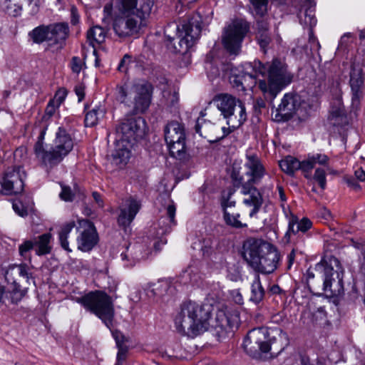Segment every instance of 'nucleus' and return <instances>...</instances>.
I'll return each instance as SVG.
<instances>
[{
    "label": "nucleus",
    "instance_id": "obj_1",
    "mask_svg": "<svg viewBox=\"0 0 365 365\" xmlns=\"http://www.w3.org/2000/svg\"><path fill=\"white\" fill-rule=\"evenodd\" d=\"M255 68L263 76L267 73V80L257 81L255 75L242 73L243 91L252 90L257 84L265 98L274 100L292 81L293 76L287 71V66L278 58L264 64L255 62Z\"/></svg>",
    "mask_w": 365,
    "mask_h": 365
},
{
    "label": "nucleus",
    "instance_id": "obj_2",
    "mask_svg": "<svg viewBox=\"0 0 365 365\" xmlns=\"http://www.w3.org/2000/svg\"><path fill=\"white\" fill-rule=\"evenodd\" d=\"M344 269L332 255L324 256L314 267L307 270V284L311 292L321 289L331 297L344 292Z\"/></svg>",
    "mask_w": 365,
    "mask_h": 365
},
{
    "label": "nucleus",
    "instance_id": "obj_3",
    "mask_svg": "<svg viewBox=\"0 0 365 365\" xmlns=\"http://www.w3.org/2000/svg\"><path fill=\"white\" fill-rule=\"evenodd\" d=\"M153 4V0H119L121 15L115 18L113 24L115 34L120 38L137 34L150 16Z\"/></svg>",
    "mask_w": 365,
    "mask_h": 365
},
{
    "label": "nucleus",
    "instance_id": "obj_4",
    "mask_svg": "<svg viewBox=\"0 0 365 365\" xmlns=\"http://www.w3.org/2000/svg\"><path fill=\"white\" fill-rule=\"evenodd\" d=\"M289 344L286 332L281 329L269 330L258 327L250 330L243 341L245 351L252 357H257L262 353H270L271 356H277Z\"/></svg>",
    "mask_w": 365,
    "mask_h": 365
},
{
    "label": "nucleus",
    "instance_id": "obj_5",
    "mask_svg": "<svg viewBox=\"0 0 365 365\" xmlns=\"http://www.w3.org/2000/svg\"><path fill=\"white\" fill-rule=\"evenodd\" d=\"M242 256L251 267L264 274L273 273L281 257L275 246L255 238H250L244 242Z\"/></svg>",
    "mask_w": 365,
    "mask_h": 365
},
{
    "label": "nucleus",
    "instance_id": "obj_6",
    "mask_svg": "<svg viewBox=\"0 0 365 365\" xmlns=\"http://www.w3.org/2000/svg\"><path fill=\"white\" fill-rule=\"evenodd\" d=\"M210 316L209 307L192 301L185 302L175 318V327L181 335L195 337L207 329Z\"/></svg>",
    "mask_w": 365,
    "mask_h": 365
},
{
    "label": "nucleus",
    "instance_id": "obj_7",
    "mask_svg": "<svg viewBox=\"0 0 365 365\" xmlns=\"http://www.w3.org/2000/svg\"><path fill=\"white\" fill-rule=\"evenodd\" d=\"M75 301L83 308L98 317L105 325L110 328L115 316L113 299L105 291H91Z\"/></svg>",
    "mask_w": 365,
    "mask_h": 365
},
{
    "label": "nucleus",
    "instance_id": "obj_8",
    "mask_svg": "<svg viewBox=\"0 0 365 365\" xmlns=\"http://www.w3.org/2000/svg\"><path fill=\"white\" fill-rule=\"evenodd\" d=\"M202 18L198 14L184 20L178 26L177 38L168 36L167 47L175 53H185L199 38L201 33Z\"/></svg>",
    "mask_w": 365,
    "mask_h": 365
},
{
    "label": "nucleus",
    "instance_id": "obj_9",
    "mask_svg": "<svg viewBox=\"0 0 365 365\" xmlns=\"http://www.w3.org/2000/svg\"><path fill=\"white\" fill-rule=\"evenodd\" d=\"M212 101L226 119L227 124L232 127L239 128L247 120L246 108L240 99L228 93H220L215 96Z\"/></svg>",
    "mask_w": 365,
    "mask_h": 365
},
{
    "label": "nucleus",
    "instance_id": "obj_10",
    "mask_svg": "<svg viewBox=\"0 0 365 365\" xmlns=\"http://www.w3.org/2000/svg\"><path fill=\"white\" fill-rule=\"evenodd\" d=\"M73 148V140L63 127H59L56 133L53 143L50 145L43 155V165L53 168L61 163Z\"/></svg>",
    "mask_w": 365,
    "mask_h": 365
},
{
    "label": "nucleus",
    "instance_id": "obj_11",
    "mask_svg": "<svg viewBox=\"0 0 365 365\" xmlns=\"http://www.w3.org/2000/svg\"><path fill=\"white\" fill-rule=\"evenodd\" d=\"M249 30V24L242 19L234 20L225 27L222 43L230 55L237 56L240 53L242 43Z\"/></svg>",
    "mask_w": 365,
    "mask_h": 365
},
{
    "label": "nucleus",
    "instance_id": "obj_12",
    "mask_svg": "<svg viewBox=\"0 0 365 365\" xmlns=\"http://www.w3.org/2000/svg\"><path fill=\"white\" fill-rule=\"evenodd\" d=\"M165 140L172 157L182 160L185 157V133L184 127L178 121L168 123L165 129Z\"/></svg>",
    "mask_w": 365,
    "mask_h": 365
},
{
    "label": "nucleus",
    "instance_id": "obj_13",
    "mask_svg": "<svg viewBox=\"0 0 365 365\" xmlns=\"http://www.w3.org/2000/svg\"><path fill=\"white\" fill-rule=\"evenodd\" d=\"M146 130V123L142 117H129L123 119L116 127L118 140L134 144L143 138Z\"/></svg>",
    "mask_w": 365,
    "mask_h": 365
},
{
    "label": "nucleus",
    "instance_id": "obj_14",
    "mask_svg": "<svg viewBox=\"0 0 365 365\" xmlns=\"http://www.w3.org/2000/svg\"><path fill=\"white\" fill-rule=\"evenodd\" d=\"M239 314L237 312L219 309L215 316L214 335L219 341H222L234 334V329L239 325Z\"/></svg>",
    "mask_w": 365,
    "mask_h": 365
},
{
    "label": "nucleus",
    "instance_id": "obj_15",
    "mask_svg": "<svg viewBox=\"0 0 365 365\" xmlns=\"http://www.w3.org/2000/svg\"><path fill=\"white\" fill-rule=\"evenodd\" d=\"M26 174L21 166L9 168L0 180L1 190L0 192L4 195H16L21 194L24 188Z\"/></svg>",
    "mask_w": 365,
    "mask_h": 365
},
{
    "label": "nucleus",
    "instance_id": "obj_16",
    "mask_svg": "<svg viewBox=\"0 0 365 365\" xmlns=\"http://www.w3.org/2000/svg\"><path fill=\"white\" fill-rule=\"evenodd\" d=\"M349 86L351 87V113L356 115L361 108V101L364 97V76L359 64L351 63L349 73Z\"/></svg>",
    "mask_w": 365,
    "mask_h": 365
},
{
    "label": "nucleus",
    "instance_id": "obj_17",
    "mask_svg": "<svg viewBox=\"0 0 365 365\" xmlns=\"http://www.w3.org/2000/svg\"><path fill=\"white\" fill-rule=\"evenodd\" d=\"M232 179L235 187H241V192L243 195H248L247 198H245L243 203L247 206L252 207L250 212V217H253L259 211L262 204L263 197L259 190L255 187L254 184L250 182H244V179L239 174L232 173Z\"/></svg>",
    "mask_w": 365,
    "mask_h": 365
},
{
    "label": "nucleus",
    "instance_id": "obj_18",
    "mask_svg": "<svg viewBox=\"0 0 365 365\" xmlns=\"http://www.w3.org/2000/svg\"><path fill=\"white\" fill-rule=\"evenodd\" d=\"M312 222L307 217L302 219L295 215H291L288 229L284 235L286 242L294 244L304 243V235L312 227Z\"/></svg>",
    "mask_w": 365,
    "mask_h": 365
},
{
    "label": "nucleus",
    "instance_id": "obj_19",
    "mask_svg": "<svg viewBox=\"0 0 365 365\" xmlns=\"http://www.w3.org/2000/svg\"><path fill=\"white\" fill-rule=\"evenodd\" d=\"M244 166L245 175L250 178L246 182L258 184L266 174V169L257 154H247Z\"/></svg>",
    "mask_w": 365,
    "mask_h": 365
},
{
    "label": "nucleus",
    "instance_id": "obj_20",
    "mask_svg": "<svg viewBox=\"0 0 365 365\" xmlns=\"http://www.w3.org/2000/svg\"><path fill=\"white\" fill-rule=\"evenodd\" d=\"M300 97L297 94L285 93L281 101V103L277 108L276 118L284 121L289 120L295 114L300 106Z\"/></svg>",
    "mask_w": 365,
    "mask_h": 365
},
{
    "label": "nucleus",
    "instance_id": "obj_21",
    "mask_svg": "<svg viewBox=\"0 0 365 365\" xmlns=\"http://www.w3.org/2000/svg\"><path fill=\"white\" fill-rule=\"evenodd\" d=\"M141 207L140 201L133 197L127 198L120 207L118 223L120 227H127L133 221Z\"/></svg>",
    "mask_w": 365,
    "mask_h": 365
},
{
    "label": "nucleus",
    "instance_id": "obj_22",
    "mask_svg": "<svg viewBox=\"0 0 365 365\" xmlns=\"http://www.w3.org/2000/svg\"><path fill=\"white\" fill-rule=\"evenodd\" d=\"M86 227L81 232L77 238L78 248L83 252L91 250L98 243V235L94 225L86 221Z\"/></svg>",
    "mask_w": 365,
    "mask_h": 365
},
{
    "label": "nucleus",
    "instance_id": "obj_23",
    "mask_svg": "<svg viewBox=\"0 0 365 365\" xmlns=\"http://www.w3.org/2000/svg\"><path fill=\"white\" fill-rule=\"evenodd\" d=\"M151 103V93L146 85L135 86L133 111L136 113H143L149 108Z\"/></svg>",
    "mask_w": 365,
    "mask_h": 365
},
{
    "label": "nucleus",
    "instance_id": "obj_24",
    "mask_svg": "<svg viewBox=\"0 0 365 365\" xmlns=\"http://www.w3.org/2000/svg\"><path fill=\"white\" fill-rule=\"evenodd\" d=\"M14 269H9L5 272V279L9 285L8 294L11 303L17 304L26 294L27 288H22L21 286L14 278Z\"/></svg>",
    "mask_w": 365,
    "mask_h": 365
},
{
    "label": "nucleus",
    "instance_id": "obj_25",
    "mask_svg": "<svg viewBox=\"0 0 365 365\" xmlns=\"http://www.w3.org/2000/svg\"><path fill=\"white\" fill-rule=\"evenodd\" d=\"M256 41L264 53L267 52L272 42L269 22L265 19L256 20Z\"/></svg>",
    "mask_w": 365,
    "mask_h": 365
},
{
    "label": "nucleus",
    "instance_id": "obj_26",
    "mask_svg": "<svg viewBox=\"0 0 365 365\" xmlns=\"http://www.w3.org/2000/svg\"><path fill=\"white\" fill-rule=\"evenodd\" d=\"M205 115V113L201 111L200 117L197 118L195 126V132L210 142H215V133L218 130V128L210 120L204 119Z\"/></svg>",
    "mask_w": 365,
    "mask_h": 365
},
{
    "label": "nucleus",
    "instance_id": "obj_27",
    "mask_svg": "<svg viewBox=\"0 0 365 365\" xmlns=\"http://www.w3.org/2000/svg\"><path fill=\"white\" fill-rule=\"evenodd\" d=\"M120 257L125 267H133L144 258L143 247L140 245H129L126 250L121 253Z\"/></svg>",
    "mask_w": 365,
    "mask_h": 365
},
{
    "label": "nucleus",
    "instance_id": "obj_28",
    "mask_svg": "<svg viewBox=\"0 0 365 365\" xmlns=\"http://www.w3.org/2000/svg\"><path fill=\"white\" fill-rule=\"evenodd\" d=\"M304 160L299 161L294 157L288 155L279 161V165L282 170L289 175H293L297 170H301L304 173V177L309 178L307 170L304 168Z\"/></svg>",
    "mask_w": 365,
    "mask_h": 365
},
{
    "label": "nucleus",
    "instance_id": "obj_29",
    "mask_svg": "<svg viewBox=\"0 0 365 365\" xmlns=\"http://www.w3.org/2000/svg\"><path fill=\"white\" fill-rule=\"evenodd\" d=\"M49 41L61 43L68 36L69 27L67 23H56L48 25Z\"/></svg>",
    "mask_w": 365,
    "mask_h": 365
},
{
    "label": "nucleus",
    "instance_id": "obj_30",
    "mask_svg": "<svg viewBox=\"0 0 365 365\" xmlns=\"http://www.w3.org/2000/svg\"><path fill=\"white\" fill-rule=\"evenodd\" d=\"M135 91L131 85L124 83L123 84L117 85L114 91V96L117 101L130 106L132 101V93Z\"/></svg>",
    "mask_w": 365,
    "mask_h": 365
},
{
    "label": "nucleus",
    "instance_id": "obj_31",
    "mask_svg": "<svg viewBox=\"0 0 365 365\" xmlns=\"http://www.w3.org/2000/svg\"><path fill=\"white\" fill-rule=\"evenodd\" d=\"M51 235L50 233H44L34 239L36 242L35 252L36 255H45L51 252Z\"/></svg>",
    "mask_w": 365,
    "mask_h": 365
},
{
    "label": "nucleus",
    "instance_id": "obj_32",
    "mask_svg": "<svg viewBox=\"0 0 365 365\" xmlns=\"http://www.w3.org/2000/svg\"><path fill=\"white\" fill-rule=\"evenodd\" d=\"M86 37L89 45L95 48L105 41L106 31L103 27L95 26L87 31Z\"/></svg>",
    "mask_w": 365,
    "mask_h": 365
},
{
    "label": "nucleus",
    "instance_id": "obj_33",
    "mask_svg": "<svg viewBox=\"0 0 365 365\" xmlns=\"http://www.w3.org/2000/svg\"><path fill=\"white\" fill-rule=\"evenodd\" d=\"M329 161V157L325 154L316 153L312 155H309L307 158L304 160V168L307 170L308 174L315 167L317 164L320 165H327Z\"/></svg>",
    "mask_w": 365,
    "mask_h": 365
},
{
    "label": "nucleus",
    "instance_id": "obj_34",
    "mask_svg": "<svg viewBox=\"0 0 365 365\" xmlns=\"http://www.w3.org/2000/svg\"><path fill=\"white\" fill-rule=\"evenodd\" d=\"M251 14L256 19H262L267 13L269 0H249Z\"/></svg>",
    "mask_w": 365,
    "mask_h": 365
},
{
    "label": "nucleus",
    "instance_id": "obj_35",
    "mask_svg": "<svg viewBox=\"0 0 365 365\" xmlns=\"http://www.w3.org/2000/svg\"><path fill=\"white\" fill-rule=\"evenodd\" d=\"M132 145L128 143L125 145L124 143H122L120 142V144L119 143L117 145V148L113 154V159L118 163L126 164L130 158V148Z\"/></svg>",
    "mask_w": 365,
    "mask_h": 365
},
{
    "label": "nucleus",
    "instance_id": "obj_36",
    "mask_svg": "<svg viewBox=\"0 0 365 365\" xmlns=\"http://www.w3.org/2000/svg\"><path fill=\"white\" fill-rule=\"evenodd\" d=\"M48 25H41L29 33V38L35 43H41L44 41H49Z\"/></svg>",
    "mask_w": 365,
    "mask_h": 365
},
{
    "label": "nucleus",
    "instance_id": "obj_37",
    "mask_svg": "<svg viewBox=\"0 0 365 365\" xmlns=\"http://www.w3.org/2000/svg\"><path fill=\"white\" fill-rule=\"evenodd\" d=\"M264 297V289L262 286L259 275L256 276L251 286L250 300L259 304Z\"/></svg>",
    "mask_w": 365,
    "mask_h": 365
},
{
    "label": "nucleus",
    "instance_id": "obj_38",
    "mask_svg": "<svg viewBox=\"0 0 365 365\" xmlns=\"http://www.w3.org/2000/svg\"><path fill=\"white\" fill-rule=\"evenodd\" d=\"M3 9L8 15L14 17L19 16L22 11L21 0H4Z\"/></svg>",
    "mask_w": 365,
    "mask_h": 365
},
{
    "label": "nucleus",
    "instance_id": "obj_39",
    "mask_svg": "<svg viewBox=\"0 0 365 365\" xmlns=\"http://www.w3.org/2000/svg\"><path fill=\"white\" fill-rule=\"evenodd\" d=\"M46 128H44L41 130V132L38 137V140L36 142L34 147V153L36 158L41 162L42 164L43 163V155L47 152L48 148V146H46L45 148L43 145V140L46 135Z\"/></svg>",
    "mask_w": 365,
    "mask_h": 365
},
{
    "label": "nucleus",
    "instance_id": "obj_40",
    "mask_svg": "<svg viewBox=\"0 0 365 365\" xmlns=\"http://www.w3.org/2000/svg\"><path fill=\"white\" fill-rule=\"evenodd\" d=\"M75 226L76 223L74 221L68 222L61 227V230L59 232V240L61 245L63 249L68 252H71V250L69 248L67 239L69 233L73 229V227H75Z\"/></svg>",
    "mask_w": 365,
    "mask_h": 365
},
{
    "label": "nucleus",
    "instance_id": "obj_41",
    "mask_svg": "<svg viewBox=\"0 0 365 365\" xmlns=\"http://www.w3.org/2000/svg\"><path fill=\"white\" fill-rule=\"evenodd\" d=\"M240 217L239 213H230L227 210L223 212V218L227 225L236 229L247 227V225L241 222L239 220Z\"/></svg>",
    "mask_w": 365,
    "mask_h": 365
},
{
    "label": "nucleus",
    "instance_id": "obj_42",
    "mask_svg": "<svg viewBox=\"0 0 365 365\" xmlns=\"http://www.w3.org/2000/svg\"><path fill=\"white\" fill-rule=\"evenodd\" d=\"M217 242L212 238H206L202 241L201 252L204 257L210 258L216 254L215 249Z\"/></svg>",
    "mask_w": 365,
    "mask_h": 365
},
{
    "label": "nucleus",
    "instance_id": "obj_43",
    "mask_svg": "<svg viewBox=\"0 0 365 365\" xmlns=\"http://www.w3.org/2000/svg\"><path fill=\"white\" fill-rule=\"evenodd\" d=\"M36 242L33 240H27L24 241L19 246V255L26 260L31 262V251L35 248Z\"/></svg>",
    "mask_w": 365,
    "mask_h": 365
},
{
    "label": "nucleus",
    "instance_id": "obj_44",
    "mask_svg": "<svg viewBox=\"0 0 365 365\" xmlns=\"http://www.w3.org/2000/svg\"><path fill=\"white\" fill-rule=\"evenodd\" d=\"M103 115V110L98 107L94 108L87 112L85 116V125L86 127H93L97 125L100 116Z\"/></svg>",
    "mask_w": 365,
    "mask_h": 365
},
{
    "label": "nucleus",
    "instance_id": "obj_45",
    "mask_svg": "<svg viewBox=\"0 0 365 365\" xmlns=\"http://www.w3.org/2000/svg\"><path fill=\"white\" fill-rule=\"evenodd\" d=\"M304 6H307L305 9V16L309 18V21H307L311 26H315L317 19L314 16V8L316 3L314 0H304Z\"/></svg>",
    "mask_w": 365,
    "mask_h": 365
},
{
    "label": "nucleus",
    "instance_id": "obj_46",
    "mask_svg": "<svg viewBox=\"0 0 365 365\" xmlns=\"http://www.w3.org/2000/svg\"><path fill=\"white\" fill-rule=\"evenodd\" d=\"M313 179L318 183L322 190L327 187L326 171L323 168H318L315 170Z\"/></svg>",
    "mask_w": 365,
    "mask_h": 365
},
{
    "label": "nucleus",
    "instance_id": "obj_47",
    "mask_svg": "<svg viewBox=\"0 0 365 365\" xmlns=\"http://www.w3.org/2000/svg\"><path fill=\"white\" fill-rule=\"evenodd\" d=\"M10 269H14V274L18 273L20 277L26 278L27 282H29V279L32 277V274L29 272V267L25 263L16 265Z\"/></svg>",
    "mask_w": 365,
    "mask_h": 365
},
{
    "label": "nucleus",
    "instance_id": "obj_48",
    "mask_svg": "<svg viewBox=\"0 0 365 365\" xmlns=\"http://www.w3.org/2000/svg\"><path fill=\"white\" fill-rule=\"evenodd\" d=\"M169 288V284L166 281H160L157 284H154V287L152 289L154 295L158 297L164 296Z\"/></svg>",
    "mask_w": 365,
    "mask_h": 365
},
{
    "label": "nucleus",
    "instance_id": "obj_49",
    "mask_svg": "<svg viewBox=\"0 0 365 365\" xmlns=\"http://www.w3.org/2000/svg\"><path fill=\"white\" fill-rule=\"evenodd\" d=\"M58 106L56 103V100H50L46 107L43 120H47L50 119L58 108Z\"/></svg>",
    "mask_w": 365,
    "mask_h": 365
},
{
    "label": "nucleus",
    "instance_id": "obj_50",
    "mask_svg": "<svg viewBox=\"0 0 365 365\" xmlns=\"http://www.w3.org/2000/svg\"><path fill=\"white\" fill-rule=\"evenodd\" d=\"M242 73L237 75H232L230 81L233 88L243 91Z\"/></svg>",
    "mask_w": 365,
    "mask_h": 365
},
{
    "label": "nucleus",
    "instance_id": "obj_51",
    "mask_svg": "<svg viewBox=\"0 0 365 365\" xmlns=\"http://www.w3.org/2000/svg\"><path fill=\"white\" fill-rule=\"evenodd\" d=\"M234 192L235 190L230 189L227 193V196H223L221 202L222 207L223 208V212L225 210H227V207H232L235 206V201L231 200V196L234 194Z\"/></svg>",
    "mask_w": 365,
    "mask_h": 365
},
{
    "label": "nucleus",
    "instance_id": "obj_52",
    "mask_svg": "<svg viewBox=\"0 0 365 365\" xmlns=\"http://www.w3.org/2000/svg\"><path fill=\"white\" fill-rule=\"evenodd\" d=\"M312 321L317 323L320 321L325 320L327 318V312L324 307H319L315 312H312Z\"/></svg>",
    "mask_w": 365,
    "mask_h": 365
},
{
    "label": "nucleus",
    "instance_id": "obj_53",
    "mask_svg": "<svg viewBox=\"0 0 365 365\" xmlns=\"http://www.w3.org/2000/svg\"><path fill=\"white\" fill-rule=\"evenodd\" d=\"M132 62L131 56L128 54L124 55L123 58L120 60L118 66V70L120 72L126 73L128 69L129 64Z\"/></svg>",
    "mask_w": 365,
    "mask_h": 365
},
{
    "label": "nucleus",
    "instance_id": "obj_54",
    "mask_svg": "<svg viewBox=\"0 0 365 365\" xmlns=\"http://www.w3.org/2000/svg\"><path fill=\"white\" fill-rule=\"evenodd\" d=\"M60 197L64 201H72L74 197V194L70 187L62 186Z\"/></svg>",
    "mask_w": 365,
    "mask_h": 365
},
{
    "label": "nucleus",
    "instance_id": "obj_55",
    "mask_svg": "<svg viewBox=\"0 0 365 365\" xmlns=\"http://www.w3.org/2000/svg\"><path fill=\"white\" fill-rule=\"evenodd\" d=\"M71 68L73 73H79L82 69L81 59L78 56L71 58Z\"/></svg>",
    "mask_w": 365,
    "mask_h": 365
},
{
    "label": "nucleus",
    "instance_id": "obj_56",
    "mask_svg": "<svg viewBox=\"0 0 365 365\" xmlns=\"http://www.w3.org/2000/svg\"><path fill=\"white\" fill-rule=\"evenodd\" d=\"M12 207L15 212L19 215L21 217L27 215V210L24 207L21 202H14Z\"/></svg>",
    "mask_w": 365,
    "mask_h": 365
},
{
    "label": "nucleus",
    "instance_id": "obj_57",
    "mask_svg": "<svg viewBox=\"0 0 365 365\" xmlns=\"http://www.w3.org/2000/svg\"><path fill=\"white\" fill-rule=\"evenodd\" d=\"M66 91L64 89L58 90L53 98L51 100H56V103L60 106V105L63 102L66 96Z\"/></svg>",
    "mask_w": 365,
    "mask_h": 365
},
{
    "label": "nucleus",
    "instance_id": "obj_58",
    "mask_svg": "<svg viewBox=\"0 0 365 365\" xmlns=\"http://www.w3.org/2000/svg\"><path fill=\"white\" fill-rule=\"evenodd\" d=\"M176 212L175 205L173 204L169 205L167 207V215L170 220V222L174 225L176 224L175 216Z\"/></svg>",
    "mask_w": 365,
    "mask_h": 365
},
{
    "label": "nucleus",
    "instance_id": "obj_59",
    "mask_svg": "<svg viewBox=\"0 0 365 365\" xmlns=\"http://www.w3.org/2000/svg\"><path fill=\"white\" fill-rule=\"evenodd\" d=\"M227 125H228V128H225V127L222 128L223 134L221 136L216 135L215 138V142H217V141L223 139L224 138L227 137L230 133L233 132L237 128L232 127L231 125H230V124H227Z\"/></svg>",
    "mask_w": 365,
    "mask_h": 365
},
{
    "label": "nucleus",
    "instance_id": "obj_60",
    "mask_svg": "<svg viewBox=\"0 0 365 365\" xmlns=\"http://www.w3.org/2000/svg\"><path fill=\"white\" fill-rule=\"evenodd\" d=\"M127 356V349L123 348H120L117 354V362L115 365H121L123 362L125 360Z\"/></svg>",
    "mask_w": 365,
    "mask_h": 365
},
{
    "label": "nucleus",
    "instance_id": "obj_61",
    "mask_svg": "<svg viewBox=\"0 0 365 365\" xmlns=\"http://www.w3.org/2000/svg\"><path fill=\"white\" fill-rule=\"evenodd\" d=\"M92 196L99 207L102 208L104 207V201L103 197L99 192L94 191L92 192Z\"/></svg>",
    "mask_w": 365,
    "mask_h": 365
},
{
    "label": "nucleus",
    "instance_id": "obj_62",
    "mask_svg": "<svg viewBox=\"0 0 365 365\" xmlns=\"http://www.w3.org/2000/svg\"><path fill=\"white\" fill-rule=\"evenodd\" d=\"M84 90H85V88L82 85H78V86H75L74 91L78 98V101H81L83 100V98L85 97Z\"/></svg>",
    "mask_w": 365,
    "mask_h": 365
},
{
    "label": "nucleus",
    "instance_id": "obj_63",
    "mask_svg": "<svg viewBox=\"0 0 365 365\" xmlns=\"http://www.w3.org/2000/svg\"><path fill=\"white\" fill-rule=\"evenodd\" d=\"M277 189L278 190L279 198L282 202L281 207L282 208H284V203L287 202V197H286L284 188L282 185H278L277 187Z\"/></svg>",
    "mask_w": 365,
    "mask_h": 365
},
{
    "label": "nucleus",
    "instance_id": "obj_64",
    "mask_svg": "<svg viewBox=\"0 0 365 365\" xmlns=\"http://www.w3.org/2000/svg\"><path fill=\"white\" fill-rule=\"evenodd\" d=\"M71 22L72 24L75 25L79 21V15L78 13V9L76 6H72L71 9Z\"/></svg>",
    "mask_w": 365,
    "mask_h": 365
}]
</instances>
